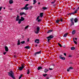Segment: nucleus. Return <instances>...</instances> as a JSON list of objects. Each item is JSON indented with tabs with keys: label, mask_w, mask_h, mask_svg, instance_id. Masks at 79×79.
I'll use <instances>...</instances> for the list:
<instances>
[{
	"label": "nucleus",
	"mask_w": 79,
	"mask_h": 79,
	"mask_svg": "<svg viewBox=\"0 0 79 79\" xmlns=\"http://www.w3.org/2000/svg\"><path fill=\"white\" fill-rule=\"evenodd\" d=\"M8 75H9V76L11 77L12 78H13V79H15V75H14V73L12 72V71H10L8 73Z\"/></svg>",
	"instance_id": "f257e3e1"
},
{
	"label": "nucleus",
	"mask_w": 79,
	"mask_h": 79,
	"mask_svg": "<svg viewBox=\"0 0 79 79\" xmlns=\"http://www.w3.org/2000/svg\"><path fill=\"white\" fill-rule=\"evenodd\" d=\"M39 31H40V27H37L36 29L34 31L35 34H39Z\"/></svg>",
	"instance_id": "f03ea898"
},
{
	"label": "nucleus",
	"mask_w": 79,
	"mask_h": 79,
	"mask_svg": "<svg viewBox=\"0 0 79 79\" xmlns=\"http://www.w3.org/2000/svg\"><path fill=\"white\" fill-rule=\"evenodd\" d=\"M29 5V4H27L25 7L21 8V10H28L29 9V8H28V7H27V6H28Z\"/></svg>",
	"instance_id": "7ed1b4c3"
},
{
	"label": "nucleus",
	"mask_w": 79,
	"mask_h": 79,
	"mask_svg": "<svg viewBox=\"0 0 79 79\" xmlns=\"http://www.w3.org/2000/svg\"><path fill=\"white\" fill-rule=\"evenodd\" d=\"M24 20V19L23 17H21V19H19V21L18 22L19 24H21V21H23Z\"/></svg>",
	"instance_id": "20e7f679"
},
{
	"label": "nucleus",
	"mask_w": 79,
	"mask_h": 79,
	"mask_svg": "<svg viewBox=\"0 0 79 79\" xmlns=\"http://www.w3.org/2000/svg\"><path fill=\"white\" fill-rule=\"evenodd\" d=\"M20 16H23V15H26V14H25L24 12H21L19 13Z\"/></svg>",
	"instance_id": "39448f33"
},
{
	"label": "nucleus",
	"mask_w": 79,
	"mask_h": 79,
	"mask_svg": "<svg viewBox=\"0 0 79 79\" xmlns=\"http://www.w3.org/2000/svg\"><path fill=\"white\" fill-rule=\"evenodd\" d=\"M19 18H20V16H19V15H17V17H16V21H19Z\"/></svg>",
	"instance_id": "423d86ee"
},
{
	"label": "nucleus",
	"mask_w": 79,
	"mask_h": 79,
	"mask_svg": "<svg viewBox=\"0 0 79 79\" xmlns=\"http://www.w3.org/2000/svg\"><path fill=\"white\" fill-rule=\"evenodd\" d=\"M60 58L63 60H65V58L62 57V56H60L59 57Z\"/></svg>",
	"instance_id": "0eeeda50"
},
{
	"label": "nucleus",
	"mask_w": 79,
	"mask_h": 79,
	"mask_svg": "<svg viewBox=\"0 0 79 79\" xmlns=\"http://www.w3.org/2000/svg\"><path fill=\"white\" fill-rule=\"evenodd\" d=\"M35 42L37 43V44H39V40L38 39H36L35 40Z\"/></svg>",
	"instance_id": "6e6552de"
},
{
	"label": "nucleus",
	"mask_w": 79,
	"mask_h": 79,
	"mask_svg": "<svg viewBox=\"0 0 79 79\" xmlns=\"http://www.w3.org/2000/svg\"><path fill=\"white\" fill-rule=\"evenodd\" d=\"M53 38V36L52 35H50L47 38L48 39H52Z\"/></svg>",
	"instance_id": "1a4fd4ad"
},
{
	"label": "nucleus",
	"mask_w": 79,
	"mask_h": 79,
	"mask_svg": "<svg viewBox=\"0 0 79 79\" xmlns=\"http://www.w3.org/2000/svg\"><path fill=\"white\" fill-rule=\"evenodd\" d=\"M4 48L6 52H8V47H7V46H5Z\"/></svg>",
	"instance_id": "9d476101"
},
{
	"label": "nucleus",
	"mask_w": 79,
	"mask_h": 79,
	"mask_svg": "<svg viewBox=\"0 0 79 79\" xmlns=\"http://www.w3.org/2000/svg\"><path fill=\"white\" fill-rule=\"evenodd\" d=\"M40 52H41L40 51H39V52H35V53L34 55H35V56H36V55H37V54H40Z\"/></svg>",
	"instance_id": "9b49d317"
},
{
	"label": "nucleus",
	"mask_w": 79,
	"mask_h": 79,
	"mask_svg": "<svg viewBox=\"0 0 79 79\" xmlns=\"http://www.w3.org/2000/svg\"><path fill=\"white\" fill-rule=\"evenodd\" d=\"M79 10V9H76L74 11V12L72 13V14H75V13H77V11H78V10Z\"/></svg>",
	"instance_id": "f8f14e48"
},
{
	"label": "nucleus",
	"mask_w": 79,
	"mask_h": 79,
	"mask_svg": "<svg viewBox=\"0 0 79 79\" xmlns=\"http://www.w3.org/2000/svg\"><path fill=\"white\" fill-rule=\"evenodd\" d=\"M9 3L10 4L13 3V0H9Z\"/></svg>",
	"instance_id": "ddd939ff"
},
{
	"label": "nucleus",
	"mask_w": 79,
	"mask_h": 79,
	"mask_svg": "<svg viewBox=\"0 0 79 79\" xmlns=\"http://www.w3.org/2000/svg\"><path fill=\"white\" fill-rule=\"evenodd\" d=\"M71 21L73 25H74V22H73V19H72L70 20Z\"/></svg>",
	"instance_id": "4468645a"
},
{
	"label": "nucleus",
	"mask_w": 79,
	"mask_h": 79,
	"mask_svg": "<svg viewBox=\"0 0 79 79\" xmlns=\"http://www.w3.org/2000/svg\"><path fill=\"white\" fill-rule=\"evenodd\" d=\"M77 21H78V19L77 18H75L74 19L75 23H77Z\"/></svg>",
	"instance_id": "2eb2a0df"
},
{
	"label": "nucleus",
	"mask_w": 79,
	"mask_h": 79,
	"mask_svg": "<svg viewBox=\"0 0 79 79\" xmlns=\"http://www.w3.org/2000/svg\"><path fill=\"white\" fill-rule=\"evenodd\" d=\"M76 33V30H74L72 32V34L73 35L74 34Z\"/></svg>",
	"instance_id": "dca6fc26"
},
{
	"label": "nucleus",
	"mask_w": 79,
	"mask_h": 79,
	"mask_svg": "<svg viewBox=\"0 0 79 79\" xmlns=\"http://www.w3.org/2000/svg\"><path fill=\"white\" fill-rule=\"evenodd\" d=\"M44 13H41L40 14V16L41 18L43 17V15Z\"/></svg>",
	"instance_id": "f3484780"
},
{
	"label": "nucleus",
	"mask_w": 79,
	"mask_h": 79,
	"mask_svg": "<svg viewBox=\"0 0 79 79\" xmlns=\"http://www.w3.org/2000/svg\"><path fill=\"white\" fill-rule=\"evenodd\" d=\"M19 69L20 71H21L23 69V68L21 67H20L19 68Z\"/></svg>",
	"instance_id": "a211bd4d"
},
{
	"label": "nucleus",
	"mask_w": 79,
	"mask_h": 79,
	"mask_svg": "<svg viewBox=\"0 0 79 79\" xmlns=\"http://www.w3.org/2000/svg\"><path fill=\"white\" fill-rule=\"evenodd\" d=\"M42 69V67H38V69L39 71V70H40V69Z\"/></svg>",
	"instance_id": "6ab92c4d"
},
{
	"label": "nucleus",
	"mask_w": 79,
	"mask_h": 79,
	"mask_svg": "<svg viewBox=\"0 0 79 79\" xmlns=\"http://www.w3.org/2000/svg\"><path fill=\"white\" fill-rule=\"evenodd\" d=\"M36 2L37 1H36V0H33V5L35 4Z\"/></svg>",
	"instance_id": "aec40b11"
},
{
	"label": "nucleus",
	"mask_w": 79,
	"mask_h": 79,
	"mask_svg": "<svg viewBox=\"0 0 79 79\" xmlns=\"http://www.w3.org/2000/svg\"><path fill=\"white\" fill-rule=\"evenodd\" d=\"M29 46H27L25 47V48H27V49H29L30 48Z\"/></svg>",
	"instance_id": "412c9836"
},
{
	"label": "nucleus",
	"mask_w": 79,
	"mask_h": 79,
	"mask_svg": "<svg viewBox=\"0 0 79 79\" xmlns=\"http://www.w3.org/2000/svg\"><path fill=\"white\" fill-rule=\"evenodd\" d=\"M68 35V33H65V34L64 35L63 37H66V36H67Z\"/></svg>",
	"instance_id": "4be33fe9"
},
{
	"label": "nucleus",
	"mask_w": 79,
	"mask_h": 79,
	"mask_svg": "<svg viewBox=\"0 0 79 79\" xmlns=\"http://www.w3.org/2000/svg\"><path fill=\"white\" fill-rule=\"evenodd\" d=\"M48 69H45L44 70L45 73H47V72H48Z\"/></svg>",
	"instance_id": "5701e85b"
},
{
	"label": "nucleus",
	"mask_w": 79,
	"mask_h": 79,
	"mask_svg": "<svg viewBox=\"0 0 79 79\" xmlns=\"http://www.w3.org/2000/svg\"><path fill=\"white\" fill-rule=\"evenodd\" d=\"M54 1L51 2L52 4H54V3H55V2H56V0H53Z\"/></svg>",
	"instance_id": "b1692460"
},
{
	"label": "nucleus",
	"mask_w": 79,
	"mask_h": 79,
	"mask_svg": "<svg viewBox=\"0 0 79 79\" xmlns=\"http://www.w3.org/2000/svg\"><path fill=\"white\" fill-rule=\"evenodd\" d=\"M17 45H20V41H19V40L18 41Z\"/></svg>",
	"instance_id": "393cba45"
},
{
	"label": "nucleus",
	"mask_w": 79,
	"mask_h": 79,
	"mask_svg": "<svg viewBox=\"0 0 79 79\" xmlns=\"http://www.w3.org/2000/svg\"><path fill=\"white\" fill-rule=\"evenodd\" d=\"M24 64H21V66H22V67L23 68H24Z\"/></svg>",
	"instance_id": "a878e982"
},
{
	"label": "nucleus",
	"mask_w": 79,
	"mask_h": 79,
	"mask_svg": "<svg viewBox=\"0 0 79 79\" xmlns=\"http://www.w3.org/2000/svg\"><path fill=\"white\" fill-rule=\"evenodd\" d=\"M74 49H75V48H74V47H72L71 48V50H74Z\"/></svg>",
	"instance_id": "bb28decb"
},
{
	"label": "nucleus",
	"mask_w": 79,
	"mask_h": 79,
	"mask_svg": "<svg viewBox=\"0 0 79 79\" xmlns=\"http://www.w3.org/2000/svg\"><path fill=\"white\" fill-rule=\"evenodd\" d=\"M60 21H61V22H63V19L62 18H60L59 20Z\"/></svg>",
	"instance_id": "cd10ccee"
},
{
	"label": "nucleus",
	"mask_w": 79,
	"mask_h": 79,
	"mask_svg": "<svg viewBox=\"0 0 79 79\" xmlns=\"http://www.w3.org/2000/svg\"><path fill=\"white\" fill-rule=\"evenodd\" d=\"M24 43H25V41H22L20 42V44H24Z\"/></svg>",
	"instance_id": "c85d7f7f"
},
{
	"label": "nucleus",
	"mask_w": 79,
	"mask_h": 79,
	"mask_svg": "<svg viewBox=\"0 0 79 79\" xmlns=\"http://www.w3.org/2000/svg\"><path fill=\"white\" fill-rule=\"evenodd\" d=\"M73 41L74 44H77V42L76 41L74 40V38H73Z\"/></svg>",
	"instance_id": "c756f323"
},
{
	"label": "nucleus",
	"mask_w": 79,
	"mask_h": 79,
	"mask_svg": "<svg viewBox=\"0 0 79 79\" xmlns=\"http://www.w3.org/2000/svg\"><path fill=\"white\" fill-rule=\"evenodd\" d=\"M29 27V25L25 27V29H27Z\"/></svg>",
	"instance_id": "7c9ffc66"
},
{
	"label": "nucleus",
	"mask_w": 79,
	"mask_h": 79,
	"mask_svg": "<svg viewBox=\"0 0 79 79\" xmlns=\"http://www.w3.org/2000/svg\"><path fill=\"white\" fill-rule=\"evenodd\" d=\"M32 8H33V6H30V7H29V8H30V10H31Z\"/></svg>",
	"instance_id": "2f4dec72"
},
{
	"label": "nucleus",
	"mask_w": 79,
	"mask_h": 79,
	"mask_svg": "<svg viewBox=\"0 0 79 79\" xmlns=\"http://www.w3.org/2000/svg\"><path fill=\"white\" fill-rule=\"evenodd\" d=\"M53 30H50L49 31H48L47 33H50V32H52Z\"/></svg>",
	"instance_id": "473e14b6"
},
{
	"label": "nucleus",
	"mask_w": 79,
	"mask_h": 79,
	"mask_svg": "<svg viewBox=\"0 0 79 79\" xmlns=\"http://www.w3.org/2000/svg\"><path fill=\"white\" fill-rule=\"evenodd\" d=\"M43 9L44 10H47V8L45 7H43Z\"/></svg>",
	"instance_id": "72a5a7b5"
},
{
	"label": "nucleus",
	"mask_w": 79,
	"mask_h": 79,
	"mask_svg": "<svg viewBox=\"0 0 79 79\" xmlns=\"http://www.w3.org/2000/svg\"><path fill=\"white\" fill-rule=\"evenodd\" d=\"M58 45H59V46H60V47H62V46H61V45L60 44V43H58Z\"/></svg>",
	"instance_id": "f704fd0d"
},
{
	"label": "nucleus",
	"mask_w": 79,
	"mask_h": 79,
	"mask_svg": "<svg viewBox=\"0 0 79 79\" xmlns=\"http://www.w3.org/2000/svg\"><path fill=\"white\" fill-rule=\"evenodd\" d=\"M22 76H23V75H21L20 76H19V79H20L22 77Z\"/></svg>",
	"instance_id": "c9c22d12"
},
{
	"label": "nucleus",
	"mask_w": 79,
	"mask_h": 79,
	"mask_svg": "<svg viewBox=\"0 0 79 79\" xmlns=\"http://www.w3.org/2000/svg\"><path fill=\"white\" fill-rule=\"evenodd\" d=\"M59 22H60V20H57L56 21V23L57 24H58Z\"/></svg>",
	"instance_id": "e433bc0d"
},
{
	"label": "nucleus",
	"mask_w": 79,
	"mask_h": 79,
	"mask_svg": "<svg viewBox=\"0 0 79 79\" xmlns=\"http://www.w3.org/2000/svg\"><path fill=\"white\" fill-rule=\"evenodd\" d=\"M73 67H70L69 69H73Z\"/></svg>",
	"instance_id": "4c0bfd02"
},
{
	"label": "nucleus",
	"mask_w": 79,
	"mask_h": 79,
	"mask_svg": "<svg viewBox=\"0 0 79 79\" xmlns=\"http://www.w3.org/2000/svg\"><path fill=\"white\" fill-rule=\"evenodd\" d=\"M29 73H30L29 72V69L28 70V72L27 73V74H29Z\"/></svg>",
	"instance_id": "58836bf2"
},
{
	"label": "nucleus",
	"mask_w": 79,
	"mask_h": 79,
	"mask_svg": "<svg viewBox=\"0 0 79 79\" xmlns=\"http://www.w3.org/2000/svg\"><path fill=\"white\" fill-rule=\"evenodd\" d=\"M43 76H44V77H45L46 76H47V74H43Z\"/></svg>",
	"instance_id": "ea45409f"
},
{
	"label": "nucleus",
	"mask_w": 79,
	"mask_h": 79,
	"mask_svg": "<svg viewBox=\"0 0 79 79\" xmlns=\"http://www.w3.org/2000/svg\"><path fill=\"white\" fill-rule=\"evenodd\" d=\"M40 17V16H38V17H37V19H36V20H37L39 19Z\"/></svg>",
	"instance_id": "a19ab883"
},
{
	"label": "nucleus",
	"mask_w": 79,
	"mask_h": 79,
	"mask_svg": "<svg viewBox=\"0 0 79 79\" xmlns=\"http://www.w3.org/2000/svg\"><path fill=\"white\" fill-rule=\"evenodd\" d=\"M40 21H41V19H39L38 20V22H40Z\"/></svg>",
	"instance_id": "79ce46f5"
},
{
	"label": "nucleus",
	"mask_w": 79,
	"mask_h": 79,
	"mask_svg": "<svg viewBox=\"0 0 79 79\" xmlns=\"http://www.w3.org/2000/svg\"><path fill=\"white\" fill-rule=\"evenodd\" d=\"M2 7L1 6L0 7V11H1V10H2Z\"/></svg>",
	"instance_id": "37998d69"
},
{
	"label": "nucleus",
	"mask_w": 79,
	"mask_h": 79,
	"mask_svg": "<svg viewBox=\"0 0 79 79\" xmlns=\"http://www.w3.org/2000/svg\"><path fill=\"white\" fill-rule=\"evenodd\" d=\"M69 69H67V71H68V72H69Z\"/></svg>",
	"instance_id": "c03bdc74"
},
{
	"label": "nucleus",
	"mask_w": 79,
	"mask_h": 79,
	"mask_svg": "<svg viewBox=\"0 0 79 79\" xmlns=\"http://www.w3.org/2000/svg\"><path fill=\"white\" fill-rule=\"evenodd\" d=\"M6 52H4L3 54H4V55H5V54H6Z\"/></svg>",
	"instance_id": "a18cd8bd"
},
{
	"label": "nucleus",
	"mask_w": 79,
	"mask_h": 79,
	"mask_svg": "<svg viewBox=\"0 0 79 79\" xmlns=\"http://www.w3.org/2000/svg\"><path fill=\"white\" fill-rule=\"evenodd\" d=\"M27 42H29V38L27 39Z\"/></svg>",
	"instance_id": "49530a36"
},
{
	"label": "nucleus",
	"mask_w": 79,
	"mask_h": 79,
	"mask_svg": "<svg viewBox=\"0 0 79 79\" xmlns=\"http://www.w3.org/2000/svg\"><path fill=\"white\" fill-rule=\"evenodd\" d=\"M64 56H66V54L65 53H64Z\"/></svg>",
	"instance_id": "de8ad7c7"
},
{
	"label": "nucleus",
	"mask_w": 79,
	"mask_h": 79,
	"mask_svg": "<svg viewBox=\"0 0 79 79\" xmlns=\"http://www.w3.org/2000/svg\"><path fill=\"white\" fill-rule=\"evenodd\" d=\"M49 70H52V69L49 68Z\"/></svg>",
	"instance_id": "09e8293b"
},
{
	"label": "nucleus",
	"mask_w": 79,
	"mask_h": 79,
	"mask_svg": "<svg viewBox=\"0 0 79 79\" xmlns=\"http://www.w3.org/2000/svg\"><path fill=\"white\" fill-rule=\"evenodd\" d=\"M75 40H77V38H75Z\"/></svg>",
	"instance_id": "8fccbe9b"
},
{
	"label": "nucleus",
	"mask_w": 79,
	"mask_h": 79,
	"mask_svg": "<svg viewBox=\"0 0 79 79\" xmlns=\"http://www.w3.org/2000/svg\"><path fill=\"white\" fill-rule=\"evenodd\" d=\"M50 40V39H48V41L49 40Z\"/></svg>",
	"instance_id": "3c124183"
},
{
	"label": "nucleus",
	"mask_w": 79,
	"mask_h": 79,
	"mask_svg": "<svg viewBox=\"0 0 79 79\" xmlns=\"http://www.w3.org/2000/svg\"><path fill=\"white\" fill-rule=\"evenodd\" d=\"M46 79H49V78L48 77H47Z\"/></svg>",
	"instance_id": "603ef678"
},
{
	"label": "nucleus",
	"mask_w": 79,
	"mask_h": 79,
	"mask_svg": "<svg viewBox=\"0 0 79 79\" xmlns=\"http://www.w3.org/2000/svg\"><path fill=\"white\" fill-rule=\"evenodd\" d=\"M35 47H37V44H36L35 45Z\"/></svg>",
	"instance_id": "864d4df0"
},
{
	"label": "nucleus",
	"mask_w": 79,
	"mask_h": 79,
	"mask_svg": "<svg viewBox=\"0 0 79 79\" xmlns=\"http://www.w3.org/2000/svg\"><path fill=\"white\" fill-rule=\"evenodd\" d=\"M79 7L77 8V10H79Z\"/></svg>",
	"instance_id": "5fc2aeb1"
},
{
	"label": "nucleus",
	"mask_w": 79,
	"mask_h": 79,
	"mask_svg": "<svg viewBox=\"0 0 79 79\" xmlns=\"http://www.w3.org/2000/svg\"><path fill=\"white\" fill-rule=\"evenodd\" d=\"M25 1H29V0H25Z\"/></svg>",
	"instance_id": "6e6d98bb"
},
{
	"label": "nucleus",
	"mask_w": 79,
	"mask_h": 79,
	"mask_svg": "<svg viewBox=\"0 0 79 79\" xmlns=\"http://www.w3.org/2000/svg\"><path fill=\"white\" fill-rule=\"evenodd\" d=\"M40 2H39V3H38V4H39V5H40Z\"/></svg>",
	"instance_id": "4d7b16f0"
},
{
	"label": "nucleus",
	"mask_w": 79,
	"mask_h": 79,
	"mask_svg": "<svg viewBox=\"0 0 79 79\" xmlns=\"http://www.w3.org/2000/svg\"><path fill=\"white\" fill-rule=\"evenodd\" d=\"M4 10H5V7H4Z\"/></svg>",
	"instance_id": "13d9d810"
},
{
	"label": "nucleus",
	"mask_w": 79,
	"mask_h": 79,
	"mask_svg": "<svg viewBox=\"0 0 79 79\" xmlns=\"http://www.w3.org/2000/svg\"><path fill=\"white\" fill-rule=\"evenodd\" d=\"M9 10H13V9H10Z\"/></svg>",
	"instance_id": "bf43d9fd"
},
{
	"label": "nucleus",
	"mask_w": 79,
	"mask_h": 79,
	"mask_svg": "<svg viewBox=\"0 0 79 79\" xmlns=\"http://www.w3.org/2000/svg\"><path fill=\"white\" fill-rule=\"evenodd\" d=\"M73 10H75V8H74L73 9Z\"/></svg>",
	"instance_id": "052dcab7"
},
{
	"label": "nucleus",
	"mask_w": 79,
	"mask_h": 79,
	"mask_svg": "<svg viewBox=\"0 0 79 79\" xmlns=\"http://www.w3.org/2000/svg\"><path fill=\"white\" fill-rule=\"evenodd\" d=\"M0 17H2V16H0Z\"/></svg>",
	"instance_id": "680f3d73"
},
{
	"label": "nucleus",
	"mask_w": 79,
	"mask_h": 79,
	"mask_svg": "<svg viewBox=\"0 0 79 79\" xmlns=\"http://www.w3.org/2000/svg\"><path fill=\"white\" fill-rule=\"evenodd\" d=\"M0 21H1V20H0Z\"/></svg>",
	"instance_id": "e2e57ef3"
},
{
	"label": "nucleus",
	"mask_w": 79,
	"mask_h": 79,
	"mask_svg": "<svg viewBox=\"0 0 79 79\" xmlns=\"http://www.w3.org/2000/svg\"><path fill=\"white\" fill-rule=\"evenodd\" d=\"M0 14H1V13H0Z\"/></svg>",
	"instance_id": "0e129e2a"
},
{
	"label": "nucleus",
	"mask_w": 79,
	"mask_h": 79,
	"mask_svg": "<svg viewBox=\"0 0 79 79\" xmlns=\"http://www.w3.org/2000/svg\"><path fill=\"white\" fill-rule=\"evenodd\" d=\"M54 66H55V65H54Z\"/></svg>",
	"instance_id": "69168bd1"
}]
</instances>
